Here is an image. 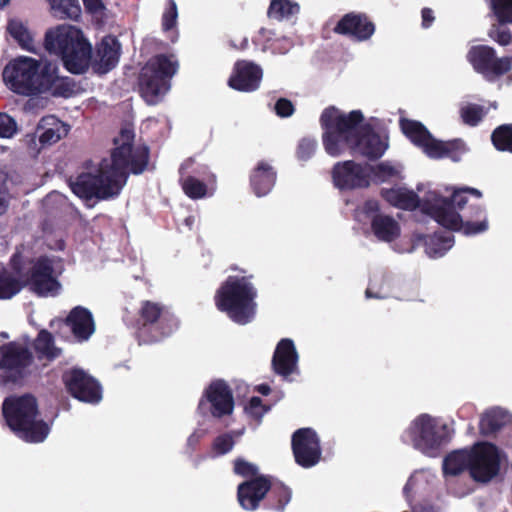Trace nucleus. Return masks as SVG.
I'll return each instance as SVG.
<instances>
[{"mask_svg": "<svg viewBox=\"0 0 512 512\" xmlns=\"http://www.w3.org/2000/svg\"><path fill=\"white\" fill-rule=\"evenodd\" d=\"M467 194L477 199L482 197L481 191L469 187L453 189L450 197L441 196L437 191H429L421 201L412 190L402 186L381 190V196L390 205L403 210L419 207L423 214L439 225L472 236L485 232L488 221L484 209L479 205L470 204L468 210L460 215L459 211L468 203Z\"/></svg>", "mask_w": 512, "mask_h": 512, "instance_id": "f257e3e1", "label": "nucleus"}, {"mask_svg": "<svg viewBox=\"0 0 512 512\" xmlns=\"http://www.w3.org/2000/svg\"><path fill=\"white\" fill-rule=\"evenodd\" d=\"M134 132L130 127L121 129L115 138L116 148L110 159H104L95 173L80 174L71 189L85 200L108 199L117 196L126 184L129 172L142 173L148 164V149L144 145H133Z\"/></svg>", "mask_w": 512, "mask_h": 512, "instance_id": "f03ea898", "label": "nucleus"}, {"mask_svg": "<svg viewBox=\"0 0 512 512\" xmlns=\"http://www.w3.org/2000/svg\"><path fill=\"white\" fill-rule=\"evenodd\" d=\"M325 152L339 157L346 152L374 160L382 157L388 148V137L376 133L370 123H364L360 110L345 113L330 106L320 116Z\"/></svg>", "mask_w": 512, "mask_h": 512, "instance_id": "7ed1b4c3", "label": "nucleus"}, {"mask_svg": "<svg viewBox=\"0 0 512 512\" xmlns=\"http://www.w3.org/2000/svg\"><path fill=\"white\" fill-rule=\"evenodd\" d=\"M44 46L48 52L61 56L71 73L81 74L89 66L92 47L82 31L73 25L61 24L48 29Z\"/></svg>", "mask_w": 512, "mask_h": 512, "instance_id": "20e7f679", "label": "nucleus"}, {"mask_svg": "<svg viewBox=\"0 0 512 512\" xmlns=\"http://www.w3.org/2000/svg\"><path fill=\"white\" fill-rule=\"evenodd\" d=\"M258 291L247 276H229L215 295L216 307L237 324L251 322L257 310Z\"/></svg>", "mask_w": 512, "mask_h": 512, "instance_id": "39448f33", "label": "nucleus"}, {"mask_svg": "<svg viewBox=\"0 0 512 512\" xmlns=\"http://www.w3.org/2000/svg\"><path fill=\"white\" fill-rule=\"evenodd\" d=\"M11 268L20 273L25 286L39 296H55L61 290L58 277L63 266L57 258L41 256L29 259L23 251L17 250L11 258Z\"/></svg>", "mask_w": 512, "mask_h": 512, "instance_id": "423d86ee", "label": "nucleus"}, {"mask_svg": "<svg viewBox=\"0 0 512 512\" xmlns=\"http://www.w3.org/2000/svg\"><path fill=\"white\" fill-rule=\"evenodd\" d=\"M452 431L441 417L422 413L410 421L401 434V441L421 454L435 458L449 443Z\"/></svg>", "mask_w": 512, "mask_h": 512, "instance_id": "0eeeda50", "label": "nucleus"}, {"mask_svg": "<svg viewBox=\"0 0 512 512\" xmlns=\"http://www.w3.org/2000/svg\"><path fill=\"white\" fill-rule=\"evenodd\" d=\"M49 62H43L30 56H17L3 68L2 78L5 86L21 96H38L47 87L45 78Z\"/></svg>", "mask_w": 512, "mask_h": 512, "instance_id": "6e6552de", "label": "nucleus"}, {"mask_svg": "<svg viewBox=\"0 0 512 512\" xmlns=\"http://www.w3.org/2000/svg\"><path fill=\"white\" fill-rule=\"evenodd\" d=\"M3 415L11 430L26 442H42L49 434V426L37 419V404L33 396L7 398L3 403Z\"/></svg>", "mask_w": 512, "mask_h": 512, "instance_id": "1a4fd4ad", "label": "nucleus"}, {"mask_svg": "<svg viewBox=\"0 0 512 512\" xmlns=\"http://www.w3.org/2000/svg\"><path fill=\"white\" fill-rule=\"evenodd\" d=\"M401 129L412 143L420 147L432 159L446 157L458 162L468 151L466 144L460 139L442 142L433 138L429 131L417 121L401 120Z\"/></svg>", "mask_w": 512, "mask_h": 512, "instance_id": "9d476101", "label": "nucleus"}, {"mask_svg": "<svg viewBox=\"0 0 512 512\" xmlns=\"http://www.w3.org/2000/svg\"><path fill=\"white\" fill-rule=\"evenodd\" d=\"M234 410V398L228 384L223 380L212 381L203 391L196 410L200 418L208 421L229 416Z\"/></svg>", "mask_w": 512, "mask_h": 512, "instance_id": "9b49d317", "label": "nucleus"}, {"mask_svg": "<svg viewBox=\"0 0 512 512\" xmlns=\"http://www.w3.org/2000/svg\"><path fill=\"white\" fill-rule=\"evenodd\" d=\"M354 218L357 222H370L373 235L382 242H392L400 236L401 228L392 216L380 212L377 200H367L356 208Z\"/></svg>", "mask_w": 512, "mask_h": 512, "instance_id": "f8f14e48", "label": "nucleus"}, {"mask_svg": "<svg viewBox=\"0 0 512 512\" xmlns=\"http://www.w3.org/2000/svg\"><path fill=\"white\" fill-rule=\"evenodd\" d=\"M466 57L473 69L490 82L512 68V56L497 57L494 48L487 45L472 46Z\"/></svg>", "mask_w": 512, "mask_h": 512, "instance_id": "ddd939ff", "label": "nucleus"}, {"mask_svg": "<svg viewBox=\"0 0 512 512\" xmlns=\"http://www.w3.org/2000/svg\"><path fill=\"white\" fill-rule=\"evenodd\" d=\"M501 455L496 446L487 442L476 443L471 448L470 475L479 482H488L500 470Z\"/></svg>", "mask_w": 512, "mask_h": 512, "instance_id": "4468645a", "label": "nucleus"}, {"mask_svg": "<svg viewBox=\"0 0 512 512\" xmlns=\"http://www.w3.org/2000/svg\"><path fill=\"white\" fill-rule=\"evenodd\" d=\"M68 392L78 400L96 404L102 399L99 383L84 370L72 368L63 374Z\"/></svg>", "mask_w": 512, "mask_h": 512, "instance_id": "2eb2a0df", "label": "nucleus"}, {"mask_svg": "<svg viewBox=\"0 0 512 512\" xmlns=\"http://www.w3.org/2000/svg\"><path fill=\"white\" fill-rule=\"evenodd\" d=\"M292 450L295 461L304 468H311L321 459L320 439L311 428H301L292 436Z\"/></svg>", "mask_w": 512, "mask_h": 512, "instance_id": "dca6fc26", "label": "nucleus"}, {"mask_svg": "<svg viewBox=\"0 0 512 512\" xmlns=\"http://www.w3.org/2000/svg\"><path fill=\"white\" fill-rule=\"evenodd\" d=\"M489 8V16L492 23L488 30V36L500 46L512 43V33L507 28L512 24V0H485Z\"/></svg>", "mask_w": 512, "mask_h": 512, "instance_id": "f3484780", "label": "nucleus"}, {"mask_svg": "<svg viewBox=\"0 0 512 512\" xmlns=\"http://www.w3.org/2000/svg\"><path fill=\"white\" fill-rule=\"evenodd\" d=\"M203 169L202 166H195V161L192 158L185 160L179 168L182 190L190 199L198 200L211 197L216 191L214 176H212L210 184H206L196 177L203 173Z\"/></svg>", "mask_w": 512, "mask_h": 512, "instance_id": "a211bd4d", "label": "nucleus"}, {"mask_svg": "<svg viewBox=\"0 0 512 512\" xmlns=\"http://www.w3.org/2000/svg\"><path fill=\"white\" fill-rule=\"evenodd\" d=\"M332 180L340 190L366 188L370 184L369 167L352 160L337 162L332 169Z\"/></svg>", "mask_w": 512, "mask_h": 512, "instance_id": "6ab92c4d", "label": "nucleus"}, {"mask_svg": "<svg viewBox=\"0 0 512 512\" xmlns=\"http://www.w3.org/2000/svg\"><path fill=\"white\" fill-rule=\"evenodd\" d=\"M30 340L13 341L0 347V369L6 370L14 377L20 376L22 371L31 363L32 355L28 350Z\"/></svg>", "mask_w": 512, "mask_h": 512, "instance_id": "aec40b11", "label": "nucleus"}, {"mask_svg": "<svg viewBox=\"0 0 512 512\" xmlns=\"http://www.w3.org/2000/svg\"><path fill=\"white\" fill-rule=\"evenodd\" d=\"M298 362L299 354L293 340L289 338L281 339L272 357V367L275 373L284 380L292 381V376L299 374Z\"/></svg>", "mask_w": 512, "mask_h": 512, "instance_id": "412c9836", "label": "nucleus"}, {"mask_svg": "<svg viewBox=\"0 0 512 512\" xmlns=\"http://www.w3.org/2000/svg\"><path fill=\"white\" fill-rule=\"evenodd\" d=\"M334 32L358 42H365L374 35L375 25L366 14L350 12L338 21Z\"/></svg>", "mask_w": 512, "mask_h": 512, "instance_id": "4be33fe9", "label": "nucleus"}, {"mask_svg": "<svg viewBox=\"0 0 512 512\" xmlns=\"http://www.w3.org/2000/svg\"><path fill=\"white\" fill-rule=\"evenodd\" d=\"M263 77L262 68L247 60L237 61L229 77L228 85L241 92H253L260 86Z\"/></svg>", "mask_w": 512, "mask_h": 512, "instance_id": "5701e85b", "label": "nucleus"}, {"mask_svg": "<svg viewBox=\"0 0 512 512\" xmlns=\"http://www.w3.org/2000/svg\"><path fill=\"white\" fill-rule=\"evenodd\" d=\"M412 245L406 252H413L417 247L424 245L425 253L429 258L437 259L443 257L454 245V236L451 232L435 233L426 236L422 233H414Z\"/></svg>", "mask_w": 512, "mask_h": 512, "instance_id": "b1692460", "label": "nucleus"}, {"mask_svg": "<svg viewBox=\"0 0 512 512\" xmlns=\"http://www.w3.org/2000/svg\"><path fill=\"white\" fill-rule=\"evenodd\" d=\"M142 98L149 105L160 100V56L153 57L143 68L139 78Z\"/></svg>", "mask_w": 512, "mask_h": 512, "instance_id": "393cba45", "label": "nucleus"}, {"mask_svg": "<svg viewBox=\"0 0 512 512\" xmlns=\"http://www.w3.org/2000/svg\"><path fill=\"white\" fill-rule=\"evenodd\" d=\"M120 56V43L113 36H106L98 44L93 69L99 74H105L113 69Z\"/></svg>", "mask_w": 512, "mask_h": 512, "instance_id": "a878e982", "label": "nucleus"}, {"mask_svg": "<svg viewBox=\"0 0 512 512\" xmlns=\"http://www.w3.org/2000/svg\"><path fill=\"white\" fill-rule=\"evenodd\" d=\"M270 488L267 478L261 476L244 482L238 487V500L246 510H254Z\"/></svg>", "mask_w": 512, "mask_h": 512, "instance_id": "bb28decb", "label": "nucleus"}, {"mask_svg": "<svg viewBox=\"0 0 512 512\" xmlns=\"http://www.w3.org/2000/svg\"><path fill=\"white\" fill-rule=\"evenodd\" d=\"M160 307L157 303L146 301L140 311L139 335L143 342L156 341L160 334Z\"/></svg>", "mask_w": 512, "mask_h": 512, "instance_id": "cd10ccee", "label": "nucleus"}, {"mask_svg": "<svg viewBox=\"0 0 512 512\" xmlns=\"http://www.w3.org/2000/svg\"><path fill=\"white\" fill-rule=\"evenodd\" d=\"M252 41L262 51H270L273 54H285L293 46V41L290 38L264 27L258 30Z\"/></svg>", "mask_w": 512, "mask_h": 512, "instance_id": "c85d7f7f", "label": "nucleus"}, {"mask_svg": "<svg viewBox=\"0 0 512 512\" xmlns=\"http://www.w3.org/2000/svg\"><path fill=\"white\" fill-rule=\"evenodd\" d=\"M45 78L47 87L43 89V94H51L55 97L70 98L78 91L75 81L70 77H61L58 75L57 67L49 64Z\"/></svg>", "mask_w": 512, "mask_h": 512, "instance_id": "c756f323", "label": "nucleus"}, {"mask_svg": "<svg viewBox=\"0 0 512 512\" xmlns=\"http://www.w3.org/2000/svg\"><path fill=\"white\" fill-rule=\"evenodd\" d=\"M73 335L79 341L88 340L95 331V323L91 312L81 306L72 309L67 317Z\"/></svg>", "mask_w": 512, "mask_h": 512, "instance_id": "7c9ffc66", "label": "nucleus"}, {"mask_svg": "<svg viewBox=\"0 0 512 512\" xmlns=\"http://www.w3.org/2000/svg\"><path fill=\"white\" fill-rule=\"evenodd\" d=\"M276 182V172L271 164L260 161L250 174V184L256 196L267 195Z\"/></svg>", "mask_w": 512, "mask_h": 512, "instance_id": "2f4dec72", "label": "nucleus"}, {"mask_svg": "<svg viewBox=\"0 0 512 512\" xmlns=\"http://www.w3.org/2000/svg\"><path fill=\"white\" fill-rule=\"evenodd\" d=\"M6 30L21 49L31 53L37 52L34 33L26 20L18 17L10 18L7 22Z\"/></svg>", "mask_w": 512, "mask_h": 512, "instance_id": "473e14b6", "label": "nucleus"}, {"mask_svg": "<svg viewBox=\"0 0 512 512\" xmlns=\"http://www.w3.org/2000/svg\"><path fill=\"white\" fill-rule=\"evenodd\" d=\"M69 125L55 116H46L41 119L37 133L42 145H52L65 137L69 132Z\"/></svg>", "mask_w": 512, "mask_h": 512, "instance_id": "72a5a7b5", "label": "nucleus"}, {"mask_svg": "<svg viewBox=\"0 0 512 512\" xmlns=\"http://www.w3.org/2000/svg\"><path fill=\"white\" fill-rule=\"evenodd\" d=\"M512 421L511 413L502 407L487 409L481 416L479 428L483 435H491Z\"/></svg>", "mask_w": 512, "mask_h": 512, "instance_id": "f704fd0d", "label": "nucleus"}, {"mask_svg": "<svg viewBox=\"0 0 512 512\" xmlns=\"http://www.w3.org/2000/svg\"><path fill=\"white\" fill-rule=\"evenodd\" d=\"M471 449H462L451 452L443 461L445 475L456 476L466 469L470 470Z\"/></svg>", "mask_w": 512, "mask_h": 512, "instance_id": "c9c22d12", "label": "nucleus"}, {"mask_svg": "<svg viewBox=\"0 0 512 512\" xmlns=\"http://www.w3.org/2000/svg\"><path fill=\"white\" fill-rule=\"evenodd\" d=\"M300 13V5L293 0H271L267 10L270 19L289 21Z\"/></svg>", "mask_w": 512, "mask_h": 512, "instance_id": "e433bc0d", "label": "nucleus"}, {"mask_svg": "<svg viewBox=\"0 0 512 512\" xmlns=\"http://www.w3.org/2000/svg\"><path fill=\"white\" fill-rule=\"evenodd\" d=\"M19 183L16 173H9L0 168V216L8 210L10 200L16 194L15 187Z\"/></svg>", "mask_w": 512, "mask_h": 512, "instance_id": "4c0bfd02", "label": "nucleus"}, {"mask_svg": "<svg viewBox=\"0 0 512 512\" xmlns=\"http://www.w3.org/2000/svg\"><path fill=\"white\" fill-rule=\"evenodd\" d=\"M403 167L401 164L391 161H383L369 168L370 176L376 183H386L402 178Z\"/></svg>", "mask_w": 512, "mask_h": 512, "instance_id": "58836bf2", "label": "nucleus"}, {"mask_svg": "<svg viewBox=\"0 0 512 512\" xmlns=\"http://www.w3.org/2000/svg\"><path fill=\"white\" fill-rule=\"evenodd\" d=\"M178 8L174 0H167L164 15L162 16V33H165L169 42L174 44L178 41L179 31L177 28Z\"/></svg>", "mask_w": 512, "mask_h": 512, "instance_id": "ea45409f", "label": "nucleus"}, {"mask_svg": "<svg viewBox=\"0 0 512 512\" xmlns=\"http://www.w3.org/2000/svg\"><path fill=\"white\" fill-rule=\"evenodd\" d=\"M24 286L20 273H16L13 269L12 271L3 270L0 272V299L13 297Z\"/></svg>", "mask_w": 512, "mask_h": 512, "instance_id": "a19ab883", "label": "nucleus"}, {"mask_svg": "<svg viewBox=\"0 0 512 512\" xmlns=\"http://www.w3.org/2000/svg\"><path fill=\"white\" fill-rule=\"evenodd\" d=\"M53 15L59 19H78L81 7L78 0H47Z\"/></svg>", "mask_w": 512, "mask_h": 512, "instance_id": "79ce46f5", "label": "nucleus"}, {"mask_svg": "<svg viewBox=\"0 0 512 512\" xmlns=\"http://www.w3.org/2000/svg\"><path fill=\"white\" fill-rule=\"evenodd\" d=\"M34 348L38 353L39 358L48 360L55 359L61 353V350L54 345L52 335L46 331L41 330L34 343Z\"/></svg>", "mask_w": 512, "mask_h": 512, "instance_id": "37998d69", "label": "nucleus"}, {"mask_svg": "<svg viewBox=\"0 0 512 512\" xmlns=\"http://www.w3.org/2000/svg\"><path fill=\"white\" fill-rule=\"evenodd\" d=\"M435 478L434 474L427 469H421L415 471L410 478L408 479L406 485L404 486L403 492L406 499L409 501L410 492L414 489H422L425 488L427 484L433 481Z\"/></svg>", "mask_w": 512, "mask_h": 512, "instance_id": "c03bdc74", "label": "nucleus"}, {"mask_svg": "<svg viewBox=\"0 0 512 512\" xmlns=\"http://www.w3.org/2000/svg\"><path fill=\"white\" fill-rule=\"evenodd\" d=\"M179 62L174 54H162V95L171 89V78L178 72Z\"/></svg>", "mask_w": 512, "mask_h": 512, "instance_id": "a18cd8bd", "label": "nucleus"}, {"mask_svg": "<svg viewBox=\"0 0 512 512\" xmlns=\"http://www.w3.org/2000/svg\"><path fill=\"white\" fill-rule=\"evenodd\" d=\"M391 281L385 276H375L366 289L367 298L384 299L391 295Z\"/></svg>", "mask_w": 512, "mask_h": 512, "instance_id": "49530a36", "label": "nucleus"}, {"mask_svg": "<svg viewBox=\"0 0 512 512\" xmlns=\"http://www.w3.org/2000/svg\"><path fill=\"white\" fill-rule=\"evenodd\" d=\"M491 138L494 146L498 150L512 153V124H506L498 127L492 133Z\"/></svg>", "mask_w": 512, "mask_h": 512, "instance_id": "de8ad7c7", "label": "nucleus"}, {"mask_svg": "<svg viewBox=\"0 0 512 512\" xmlns=\"http://www.w3.org/2000/svg\"><path fill=\"white\" fill-rule=\"evenodd\" d=\"M485 114L486 111L484 107L477 104H465L460 109L463 122L470 126L477 125Z\"/></svg>", "mask_w": 512, "mask_h": 512, "instance_id": "09e8293b", "label": "nucleus"}, {"mask_svg": "<svg viewBox=\"0 0 512 512\" xmlns=\"http://www.w3.org/2000/svg\"><path fill=\"white\" fill-rule=\"evenodd\" d=\"M317 140L315 138L305 137L298 143L296 156L299 161L306 162L312 158L317 149Z\"/></svg>", "mask_w": 512, "mask_h": 512, "instance_id": "8fccbe9b", "label": "nucleus"}, {"mask_svg": "<svg viewBox=\"0 0 512 512\" xmlns=\"http://www.w3.org/2000/svg\"><path fill=\"white\" fill-rule=\"evenodd\" d=\"M234 446L233 436L230 433H226L218 436L212 444V452L214 456L224 455L232 450Z\"/></svg>", "mask_w": 512, "mask_h": 512, "instance_id": "3c124183", "label": "nucleus"}, {"mask_svg": "<svg viewBox=\"0 0 512 512\" xmlns=\"http://www.w3.org/2000/svg\"><path fill=\"white\" fill-rule=\"evenodd\" d=\"M209 431V421L204 418L199 419L197 427L187 439V446L191 449H194L201 441V439H203L209 433Z\"/></svg>", "mask_w": 512, "mask_h": 512, "instance_id": "603ef678", "label": "nucleus"}, {"mask_svg": "<svg viewBox=\"0 0 512 512\" xmlns=\"http://www.w3.org/2000/svg\"><path fill=\"white\" fill-rule=\"evenodd\" d=\"M17 132L16 121L6 113H0V137L11 138Z\"/></svg>", "mask_w": 512, "mask_h": 512, "instance_id": "864d4df0", "label": "nucleus"}, {"mask_svg": "<svg viewBox=\"0 0 512 512\" xmlns=\"http://www.w3.org/2000/svg\"><path fill=\"white\" fill-rule=\"evenodd\" d=\"M178 325L179 322L175 315L162 307V336L172 334L177 330Z\"/></svg>", "mask_w": 512, "mask_h": 512, "instance_id": "5fc2aeb1", "label": "nucleus"}, {"mask_svg": "<svg viewBox=\"0 0 512 512\" xmlns=\"http://www.w3.org/2000/svg\"><path fill=\"white\" fill-rule=\"evenodd\" d=\"M245 410L250 416L260 420L268 409L262 404V400L259 397H252Z\"/></svg>", "mask_w": 512, "mask_h": 512, "instance_id": "6e6d98bb", "label": "nucleus"}, {"mask_svg": "<svg viewBox=\"0 0 512 512\" xmlns=\"http://www.w3.org/2000/svg\"><path fill=\"white\" fill-rule=\"evenodd\" d=\"M234 471L236 474L241 475L243 477L254 476L258 472V468L256 465L247 462L242 459H237L235 461Z\"/></svg>", "mask_w": 512, "mask_h": 512, "instance_id": "4d7b16f0", "label": "nucleus"}, {"mask_svg": "<svg viewBox=\"0 0 512 512\" xmlns=\"http://www.w3.org/2000/svg\"><path fill=\"white\" fill-rule=\"evenodd\" d=\"M274 492H276L278 495V503L275 506V509L283 511L291 500V490L288 487L279 484L278 486L274 487Z\"/></svg>", "mask_w": 512, "mask_h": 512, "instance_id": "13d9d810", "label": "nucleus"}, {"mask_svg": "<svg viewBox=\"0 0 512 512\" xmlns=\"http://www.w3.org/2000/svg\"><path fill=\"white\" fill-rule=\"evenodd\" d=\"M87 12L95 17H102L105 14L106 7L102 0H83Z\"/></svg>", "mask_w": 512, "mask_h": 512, "instance_id": "bf43d9fd", "label": "nucleus"}, {"mask_svg": "<svg viewBox=\"0 0 512 512\" xmlns=\"http://www.w3.org/2000/svg\"><path fill=\"white\" fill-rule=\"evenodd\" d=\"M275 112L279 117H290L294 113V106L288 99L281 98L275 104Z\"/></svg>", "mask_w": 512, "mask_h": 512, "instance_id": "052dcab7", "label": "nucleus"}, {"mask_svg": "<svg viewBox=\"0 0 512 512\" xmlns=\"http://www.w3.org/2000/svg\"><path fill=\"white\" fill-rule=\"evenodd\" d=\"M434 21L433 11L429 8H424L422 10V27L428 28L432 25Z\"/></svg>", "mask_w": 512, "mask_h": 512, "instance_id": "680f3d73", "label": "nucleus"}, {"mask_svg": "<svg viewBox=\"0 0 512 512\" xmlns=\"http://www.w3.org/2000/svg\"><path fill=\"white\" fill-rule=\"evenodd\" d=\"M196 218L193 215H189L183 219L181 223H178V228L182 229V227H186L188 230H191L195 224Z\"/></svg>", "mask_w": 512, "mask_h": 512, "instance_id": "e2e57ef3", "label": "nucleus"}, {"mask_svg": "<svg viewBox=\"0 0 512 512\" xmlns=\"http://www.w3.org/2000/svg\"><path fill=\"white\" fill-rule=\"evenodd\" d=\"M231 45L237 49H246L248 47V38L243 37L239 44L235 43V41L232 40Z\"/></svg>", "mask_w": 512, "mask_h": 512, "instance_id": "0e129e2a", "label": "nucleus"}, {"mask_svg": "<svg viewBox=\"0 0 512 512\" xmlns=\"http://www.w3.org/2000/svg\"><path fill=\"white\" fill-rule=\"evenodd\" d=\"M259 393L263 395H268L270 393V387L268 385L262 384L257 387Z\"/></svg>", "mask_w": 512, "mask_h": 512, "instance_id": "69168bd1", "label": "nucleus"}, {"mask_svg": "<svg viewBox=\"0 0 512 512\" xmlns=\"http://www.w3.org/2000/svg\"><path fill=\"white\" fill-rule=\"evenodd\" d=\"M10 3V0H0V8L6 7Z\"/></svg>", "mask_w": 512, "mask_h": 512, "instance_id": "338daca9", "label": "nucleus"}, {"mask_svg": "<svg viewBox=\"0 0 512 512\" xmlns=\"http://www.w3.org/2000/svg\"><path fill=\"white\" fill-rule=\"evenodd\" d=\"M0 337H2V338H8V334H7L6 332H2V333L0 334Z\"/></svg>", "mask_w": 512, "mask_h": 512, "instance_id": "774afa93", "label": "nucleus"}]
</instances>
